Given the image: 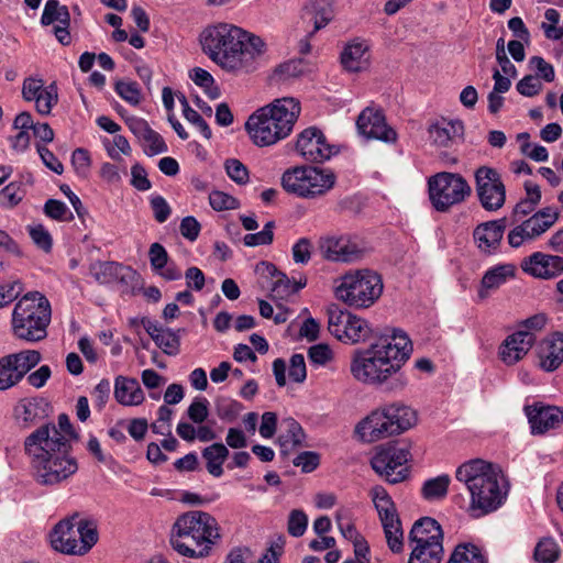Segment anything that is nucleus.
Listing matches in <instances>:
<instances>
[{
	"mask_svg": "<svg viewBox=\"0 0 563 563\" xmlns=\"http://www.w3.org/2000/svg\"><path fill=\"white\" fill-rule=\"evenodd\" d=\"M307 526L308 517L302 510L295 509L289 514L287 529L290 536L301 537L306 532Z\"/></svg>",
	"mask_w": 563,
	"mask_h": 563,
	"instance_id": "54",
	"label": "nucleus"
},
{
	"mask_svg": "<svg viewBox=\"0 0 563 563\" xmlns=\"http://www.w3.org/2000/svg\"><path fill=\"white\" fill-rule=\"evenodd\" d=\"M446 563H488L484 551L473 543H460L451 553Z\"/></svg>",
	"mask_w": 563,
	"mask_h": 563,
	"instance_id": "35",
	"label": "nucleus"
},
{
	"mask_svg": "<svg viewBox=\"0 0 563 563\" xmlns=\"http://www.w3.org/2000/svg\"><path fill=\"white\" fill-rule=\"evenodd\" d=\"M154 219L158 223H164L170 216L172 209L166 199L161 195H154L150 199Z\"/></svg>",
	"mask_w": 563,
	"mask_h": 563,
	"instance_id": "60",
	"label": "nucleus"
},
{
	"mask_svg": "<svg viewBox=\"0 0 563 563\" xmlns=\"http://www.w3.org/2000/svg\"><path fill=\"white\" fill-rule=\"evenodd\" d=\"M256 272L275 279L272 285L271 294L273 299H286L298 292L307 285L306 277H301L298 282L292 280L286 274L279 272L277 267L269 262H260L256 265Z\"/></svg>",
	"mask_w": 563,
	"mask_h": 563,
	"instance_id": "20",
	"label": "nucleus"
},
{
	"mask_svg": "<svg viewBox=\"0 0 563 563\" xmlns=\"http://www.w3.org/2000/svg\"><path fill=\"white\" fill-rule=\"evenodd\" d=\"M150 263L153 272H161L168 264V253L159 243H153L148 250Z\"/></svg>",
	"mask_w": 563,
	"mask_h": 563,
	"instance_id": "56",
	"label": "nucleus"
},
{
	"mask_svg": "<svg viewBox=\"0 0 563 563\" xmlns=\"http://www.w3.org/2000/svg\"><path fill=\"white\" fill-rule=\"evenodd\" d=\"M356 128L367 140H377L386 144L397 141V132L387 124L382 110L365 108L357 117Z\"/></svg>",
	"mask_w": 563,
	"mask_h": 563,
	"instance_id": "17",
	"label": "nucleus"
},
{
	"mask_svg": "<svg viewBox=\"0 0 563 563\" xmlns=\"http://www.w3.org/2000/svg\"><path fill=\"white\" fill-rule=\"evenodd\" d=\"M288 375L289 378L296 383H302L306 379L307 369L302 354H294L290 357Z\"/></svg>",
	"mask_w": 563,
	"mask_h": 563,
	"instance_id": "62",
	"label": "nucleus"
},
{
	"mask_svg": "<svg viewBox=\"0 0 563 563\" xmlns=\"http://www.w3.org/2000/svg\"><path fill=\"white\" fill-rule=\"evenodd\" d=\"M292 464L300 467L303 473H311L319 466L320 455L317 452L305 451L292 460Z\"/></svg>",
	"mask_w": 563,
	"mask_h": 563,
	"instance_id": "58",
	"label": "nucleus"
},
{
	"mask_svg": "<svg viewBox=\"0 0 563 563\" xmlns=\"http://www.w3.org/2000/svg\"><path fill=\"white\" fill-rule=\"evenodd\" d=\"M296 153L306 162L321 164L338 154V148L328 143L323 132L317 126H309L297 136Z\"/></svg>",
	"mask_w": 563,
	"mask_h": 563,
	"instance_id": "16",
	"label": "nucleus"
},
{
	"mask_svg": "<svg viewBox=\"0 0 563 563\" xmlns=\"http://www.w3.org/2000/svg\"><path fill=\"white\" fill-rule=\"evenodd\" d=\"M516 88L520 95L533 97L541 91L542 84L537 77L527 75L517 82Z\"/></svg>",
	"mask_w": 563,
	"mask_h": 563,
	"instance_id": "63",
	"label": "nucleus"
},
{
	"mask_svg": "<svg viewBox=\"0 0 563 563\" xmlns=\"http://www.w3.org/2000/svg\"><path fill=\"white\" fill-rule=\"evenodd\" d=\"M131 185L140 191H147L152 188L147 173L140 163H135L131 167Z\"/></svg>",
	"mask_w": 563,
	"mask_h": 563,
	"instance_id": "61",
	"label": "nucleus"
},
{
	"mask_svg": "<svg viewBox=\"0 0 563 563\" xmlns=\"http://www.w3.org/2000/svg\"><path fill=\"white\" fill-rule=\"evenodd\" d=\"M79 518L78 514H74L69 518L60 520L49 534L52 547L62 553L70 555H79L78 550L76 520Z\"/></svg>",
	"mask_w": 563,
	"mask_h": 563,
	"instance_id": "21",
	"label": "nucleus"
},
{
	"mask_svg": "<svg viewBox=\"0 0 563 563\" xmlns=\"http://www.w3.org/2000/svg\"><path fill=\"white\" fill-rule=\"evenodd\" d=\"M417 421L415 410L402 404H390L371 412L356 427L357 433L367 442L399 434Z\"/></svg>",
	"mask_w": 563,
	"mask_h": 563,
	"instance_id": "8",
	"label": "nucleus"
},
{
	"mask_svg": "<svg viewBox=\"0 0 563 563\" xmlns=\"http://www.w3.org/2000/svg\"><path fill=\"white\" fill-rule=\"evenodd\" d=\"M429 139L439 147H449L454 137L463 133L461 121H441L431 124L428 129Z\"/></svg>",
	"mask_w": 563,
	"mask_h": 563,
	"instance_id": "32",
	"label": "nucleus"
},
{
	"mask_svg": "<svg viewBox=\"0 0 563 563\" xmlns=\"http://www.w3.org/2000/svg\"><path fill=\"white\" fill-rule=\"evenodd\" d=\"M411 454L406 444H388L379 449L371 460L373 470L390 484H398L408 476L407 463Z\"/></svg>",
	"mask_w": 563,
	"mask_h": 563,
	"instance_id": "12",
	"label": "nucleus"
},
{
	"mask_svg": "<svg viewBox=\"0 0 563 563\" xmlns=\"http://www.w3.org/2000/svg\"><path fill=\"white\" fill-rule=\"evenodd\" d=\"M201 44L211 60L231 73L254 71L266 53L263 38L227 23L206 29Z\"/></svg>",
	"mask_w": 563,
	"mask_h": 563,
	"instance_id": "3",
	"label": "nucleus"
},
{
	"mask_svg": "<svg viewBox=\"0 0 563 563\" xmlns=\"http://www.w3.org/2000/svg\"><path fill=\"white\" fill-rule=\"evenodd\" d=\"M214 408L217 416L222 421L232 422L236 419L240 412L243 409L241 402L229 398V397H218L214 401Z\"/></svg>",
	"mask_w": 563,
	"mask_h": 563,
	"instance_id": "42",
	"label": "nucleus"
},
{
	"mask_svg": "<svg viewBox=\"0 0 563 563\" xmlns=\"http://www.w3.org/2000/svg\"><path fill=\"white\" fill-rule=\"evenodd\" d=\"M303 71L305 65L301 58L289 59L276 67L274 76L279 80L286 81L302 75Z\"/></svg>",
	"mask_w": 563,
	"mask_h": 563,
	"instance_id": "46",
	"label": "nucleus"
},
{
	"mask_svg": "<svg viewBox=\"0 0 563 563\" xmlns=\"http://www.w3.org/2000/svg\"><path fill=\"white\" fill-rule=\"evenodd\" d=\"M429 198L439 212L463 202L472 192L466 179L454 173L442 172L429 178Z\"/></svg>",
	"mask_w": 563,
	"mask_h": 563,
	"instance_id": "11",
	"label": "nucleus"
},
{
	"mask_svg": "<svg viewBox=\"0 0 563 563\" xmlns=\"http://www.w3.org/2000/svg\"><path fill=\"white\" fill-rule=\"evenodd\" d=\"M22 291L23 286L20 280L0 284V308L14 301Z\"/></svg>",
	"mask_w": 563,
	"mask_h": 563,
	"instance_id": "57",
	"label": "nucleus"
},
{
	"mask_svg": "<svg viewBox=\"0 0 563 563\" xmlns=\"http://www.w3.org/2000/svg\"><path fill=\"white\" fill-rule=\"evenodd\" d=\"M408 539L413 545L443 542V531L435 519L422 517L413 523Z\"/></svg>",
	"mask_w": 563,
	"mask_h": 563,
	"instance_id": "29",
	"label": "nucleus"
},
{
	"mask_svg": "<svg viewBox=\"0 0 563 563\" xmlns=\"http://www.w3.org/2000/svg\"><path fill=\"white\" fill-rule=\"evenodd\" d=\"M320 251L323 257L333 262H354L361 256L360 247L345 235L321 239Z\"/></svg>",
	"mask_w": 563,
	"mask_h": 563,
	"instance_id": "23",
	"label": "nucleus"
},
{
	"mask_svg": "<svg viewBox=\"0 0 563 563\" xmlns=\"http://www.w3.org/2000/svg\"><path fill=\"white\" fill-rule=\"evenodd\" d=\"M139 278L140 276L135 269L130 266L120 264L118 269V277H115L114 283H119L124 287L123 292H129L135 287Z\"/></svg>",
	"mask_w": 563,
	"mask_h": 563,
	"instance_id": "59",
	"label": "nucleus"
},
{
	"mask_svg": "<svg viewBox=\"0 0 563 563\" xmlns=\"http://www.w3.org/2000/svg\"><path fill=\"white\" fill-rule=\"evenodd\" d=\"M114 398L123 406H136L143 402L144 394L135 378L118 376L114 383Z\"/></svg>",
	"mask_w": 563,
	"mask_h": 563,
	"instance_id": "31",
	"label": "nucleus"
},
{
	"mask_svg": "<svg viewBox=\"0 0 563 563\" xmlns=\"http://www.w3.org/2000/svg\"><path fill=\"white\" fill-rule=\"evenodd\" d=\"M46 217L56 221H71L74 216L65 202L57 199H48L44 205Z\"/></svg>",
	"mask_w": 563,
	"mask_h": 563,
	"instance_id": "47",
	"label": "nucleus"
},
{
	"mask_svg": "<svg viewBox=\"0 0 563 563\" xmlns=\"http://www.w3.org/2000/svg\"><path fill=\"white\" fill-rule=\"evenodd\" d=\"M335 184V175L330 169L311 166H296L284 172L283 188L300 198H314L324 195Z\"/></svg>",
	"mask_w": 563,
	"mask_h": 563,
	"instance_id": "10",
	"label": "nucleus"
},
{
	"mask_svg": "<svg viewBox=\"0 0 563 563\" xmlns=\"http://www.w3.org/2000/svg\"><path fill=\"white\" fill-rule=\"evenodd\" d=\"M506 227V218L478 224L474 229L473 238L479 251L485 254L496 253L500 246Z\"/></svg>",
	"mask_w": 563,
	"mask_h": 563,
	"instance_id": "22",
	"label": "nucleus"
},
{
	"mask_svg": "<svg viewBox=\"0 0 563 563\" xmlns=\"http://www.w3.org/2000/svg\"><path fill=\"white\" fill-rule=\"evenodd\" d=\"M41 353L36 350H24L0 358V390H7L41 362Z\"/></svg>",
	"mask_w": 563,
	"mask_h": 563,
	"instance_id": "15",
	"label": "nucleus"
},
{
	"mask_svg": "<svg viewBox=\"0 0 563 563\" xmlns=\"http://www.w3.org/2000/svg\"><path fill=\"white\" fill-rule=\"evenodd\" d=\"M257 563L253 552L245 547L232 549L225 558L224 563Z\"/></svg>",
	"mask_w": 563,
	"mask_h": 563,
	"instance_id": "64",
	"label": "nucleus"
},
{
	"mask_svg": "<svg viewBox=\"0 0 563 563\" xmlns=\"http://www.w3.org/2000/svg\"><path fill=\"white\" fill-rule=\"evenodd\" d=\"M54 22L64 25L70 24V13L66 5H62L58 0H47L41 16V24L48 26Z\"/></svg>",
	"mask_w": 563,
	"mask_h": 563,
	"instance_id": "39",
	"label": "nucleus"
},
{
	"mask_svg": "<svg viewBox=\"0 0 563 563\" xmlns=\"http://www.w3.org/2000/svg\"><path fill=\"white\" fill-rule=\"evenodd\" d=\"M369 45L365 40L354 38L349 42L341 53V64L351 73H358L369 65Z\"/></svg>",
	"mask_w": 563,
	"mask_h": 563,
	"instance_id": "27",
	"label": "nucleus"
},
{
	"mask_svg": "<svg viewBox=\"0 0 563 563\" xmlns=\"http://www.w3.org/2000/svg\"><path fill=\"white\" fill-rule=\"evenodd\" d=\"M516 267L512 264H500L489 268L482 278L479 296L484 298V290L496 289L508 279L515 277Z\"/></svg>",
	"mask_w": 563,
	"mask_h": 563,
	"instance_id": "34",
	"label": "nucleus"
},
{
	"mask_svg": "<svg viewBox=\"0 0 563 563\" xmlns=\"http://www.w3.org/2000/svg\"><path fill=\"white\" fill-rule=\"evenodd\" d=\"M58 95L56 85L49 84L42 89V92L34 99L36 110L41 114H49L54 104L57 103Z\"/></svg>",
	"mask_w": 563,
	"mask_h": 563,
	"instance_id": "44",
	"label": "nucleus"
},
{
	"mask_svg": "<svg viewBox=\"0 0 563 563\" xmlns=\"http://www.w3.org/2000/svg\"><path fill=\"white\" fill-rule=\"evenodd\" d=\"M534 342V333L530 331H516L501 343L499 357L506 365H514L530 351Z\"/></svg>",
	"mask_w": 563,
	"mask_h": 563,
	"instance_id": "24",
	"label": "nucleus"
},
{
	"mask_svg": "<svg viewBox=\"0 0 563 563\" xmlns=\"http://www.w3.org/2000/svg\"><path fill=\"white\" fill-rule=\"evenodd\" d=\"M146 143V147L144 148V153L147 156H154L157 154L166 153L168 151L167 144L159 133L154 131L153 129L146 134L143 139Z\"/></svg>",
	"mask_w": 563,
	"mask_h": 563,
	"instance_id": "55",
	"label": "nucleus"
},
{
	"mask_svg": "<svg viewBox=\"0 0 563 563\" xmlns=\"http://www.w3.org/2000/svg\"><path fill=\"white\" fill-rule=\"evenodd\" d=\"M388 548L394 553H400L404 550V532L401 521L383 525Z\"/></svg>",
	"mask_w": 563,
	"mask_h": 563,
	"instance_id": "45",
	"label": "nucleus"
},
{
	"mask_svg": "<svg viewBox=\"0 0 563 563\" xmlns=\"http://www.w3.org/2000/svg\"><path fill=\"white\" fill-rule=\"evenodd\" d=\"M333 16L331 0H309L302 9V18L313 23V32L328 25Z\"/></svg>",
	"mask_w": 563,
	"mask_h": 563,
	"instance_id": "30",
	"label": "nucleus"
},
{
	"mask_svg": "<svg viewBox=\"0 0 563 563\" xmlns=\"http://www.w3.org/2000/svg\"><path fill=\"white\" fill-rule=\"evenodd\" d=\"M29 234L33 243L45 253H49L53 247V239L51 233L43 224L27 227Z\"/></svg>",
	"mask_w": 563,
	"mask_h": 563,
	"instance_id": "51",
	"label": "nucleus"
},
{
	"mask_svg": "<svg viewBox=\"0 0 563 563\" xmlns=\"http://www.w3.org/2000/svg\"><path fill=\"white\" fill-rule=\"evenodd\" d=\"M560 553V547L554 539L543 538L537 543L533 556L538 563H554L559 559Z\"/></svg>",
	"mask_w": 563,
	"mask_h": 563,
	"instance_id": "40",
	"label": "nucleus"
},
{
	"mask_svg": "<svg viewBox=\"0 0 563 563\" xmlns=\"http://www.w3.org/2000/svg\"><path fill=\"white\" fill-rule=\"evenodd\" d=\"M383 292V282L377 273L363 269L342 277L341 284L335 288L338 299L351 307L367 308L372 306Z\"/></svg>",
	"mask_w": 563,
	"mask_h": 563,
	"instance_id": "9",
	"label": "nucleus"
},
{
	"mask_svg": "<svg viewBox=\"0 0 563 563\" xmlns=\"http://www.w3.org/2000/svg\"><path fill=\"white\" fill-rule=\"evenodd\" d=\"M79 555H84L98 542L97 525L91 520L80 519L76 521Z\"/></svg>",
	"mask_w": 563,
	"mask_h": 563,
	"instance_id": "38",
	"label": "nucleus"
},
{
	"mask_svg": "<svg viewBox=\"0 0 563 563\" xmlns=\"http://www.w3.org/2000/svg\"><path fill=\"white\" fill-rule=\"evenodd\" d=\"M209 401L205 397H197L189 405L187 409L188 418L194 422L201 424L208 418L209 415Z\"/></svg>",
	"mask_w": 563,
	"mask_h": 563,
	"instance_id": "53",
	"label": "nucleus"
},
{
	"mask_svg": "<svg viewBox=\"0 0 563 563\" xmlns=\"http://www.w3.org/2000/svg\"><path fill=\"white\" fill-rule=\"evenodd\" d=\"M275 222L268 221L262 231L257 233H249L244 236L243 242L246 246L254 247L258 245H269L274 241Z\"/></svg>",
	"mask_w": 563,
	"mask_h": 563,
	"instance_id": "48",
	"label": "nucleus"
},
{
	"mask_svg": "<svg viewBox=\"0 0 563 563\" xmlns=\"http://www.w3.org/2000/svg\"><path fill=\"white\" fill-rule=\"evenodd\" d=\"M526 412L531 426L532 433L542 434L555 428L563 419V412L551 406L526 407Z\"/></svg>",
	"mask_w": 563,
	"mask_h": 563,
	"instance_id": "28",
	"label": "nucleus"
},
{
	"mask_svg": "<svg viewBox=\"0 0 563 563\" xmlns=\"http://www.w3.org/2000/svg\"><path fill=\"white\" fill-rule=\"evenodd\" d=\"M201 455L206 461V468L214 477H221L223 474V463L230 455V451L225 444L221 442L206 446L201 451Z\"/></svg>",
	"mask_w": 563,
	"mask_h": 563,
	"instance_id": "33",
	"label": "nucleus"
},
{
	"mask_svg": "<svg viewBox=\"0 0 563 563\" xmlns=\"http://www.w3.org/2000/svg\"><path fill=\"white\" fill-rule=\"evenodd\" d=\"M521 269L536 278L551 279L563 274V257L534 252L522 260Z\"/></svg>",
	"mask_w": 563,
	"mask_h": 563,
	"instance_id": "19",
	"label": "nucleus"
},
{
	"mask_svg": "<svg viewBox=\"0 0 563 563\" xmlns=\"http://www.w3.org/2000/svg\"><path fill=\"white\" fill-rule=\"evenodd\" d=\"M299 114L296 99H276L251 114L245 129L255 145L271 146L291 133Z\"/></svg>",
	"mask_w": 563,
	"mask_h": 563,
	"instance_id": "6",
	"label": "nucleus"
},
{
	"mask_svg": "<svg viewBox=\"0 0 563 563\" xmlns=\"http://www.w3.org/2000/svg\"><path fill=\"white\" fill-rule=\"evenodd\" d=\"M154 342L167 355H177L179 353L180 339L170 329L164 328L161 334H156Z\"/></svg>",
	"mask_w": 563,
	"mask_h": 563,
	"instance_id": "43",
	"label": "nucleus"
},
{
	"mask_svg": "<svg viewBox=\"0 0 563 563\" xmlns=\"http://www.w3.org/2000/svg\"><path fill=\"white\" fill-rule=\"evenodd\" d=\"M221 539L219 525L213 516L201 510L180 515L173 525L169 543L181 556L207 558Z\"/></svg>",
	"mask_w": 563,
	"mask_h": 563,
	"instance_id": "5",
	"label": "nucleus"
},
{
	"mask_svg": "<svg viewBox=\"0 0 563 563\" xmlns=\"http://www.w3.org/2000/svg\"><path fill=\"white\" fill-rule=\"evenodd\" d=\"M411 352L412 345L406 333L394 329L391 334L354 351L350 363L351 375L364 385L385 387L388 390L402 389L407 379L401 368Z\"/></svg>",
	"mask_w": 563,
	"mask_h": 563,
	"instance_id": "1",
	"label": "nucleus"
},
{
	"mask_svg": "<svg viewBox=\"0 0 563 563\" xmlns=\"http://www.w3.org/2000/svg\"><path fill=\"white\" fill-rule=\"evenodd\" d=\"M442 558V542H431L413 545L408 563H441Z\"/></svg>",
	"mask_w": 563,
	"mask_h": 563,
	"instance_id": "36",
	"label": "nucleus"
},
{
	"mask_svg": "<svg viewBox=\"0 0 563 563\" xmlns=\"http://www.w3.org/2000/svg\"><path fill=\"white\" fill-rule=\"evenodd\" d=\"M51 412L52 406L43 397L23 398L13 408V417L22 429L40 424Z\"/></svg>",
	"mask_w": 563,
	"mask_h": 563,
	"instance_id": "18",
	"label": "nucleus"
},
{
	"mask_svg": "<svg viewBox=\"0 0 563 563\" xmlns=\"http://www.w3.org/2000/svg\"><path fill=\"white\" fill-rule=\"evenodd\" d=\"M52 319L48 299L38 291L25 294L15 303L11 314V330L15 338L29 343L43 341Z\"/></svg>",
	"mask_w": 563,
	"mask_h": 563,
	"instance_id": "7",
	"label": "nucleus"
},
{
	"mask_svg": "<svg viewBox=\"0 0 563 563\" xmlns=\"http://www.w3.org/2000/svg\"><path fill=\"white\" fill-rule=\"evenodd\" d=\"M120 263L98 262L90 266V272L96 282L101 285H109L115 282Z\"/></svg>",
	"mask_w": 563,
	"mask_h": 563,
	"instance_id": "41",
	"label": "nucleus"
},
{
	"mask_svg": "<svg viewBox=\"0 0 563 563\" xmlns=\"http://www.w3.org/2000/svg\"><path fill=\"white\" fill-rule=\"evenodd\" d=\"M68 439L60 435L53 422H44L24 439V452L30 459L34 482L44 487H57L69 482L79 465Z\"/></svg>",
	"mask_w": 563,
	"mask_h": 563,
	"instance_id": "2",
	"label": "nucleus"
},
{
	"mask_svg": "<svg viewBox=\"0 0 563 563\" xmlns=\"http://www.w3.org/2000/svg\"><path fill=\"white\" fill-rule=\"evenodd\" d=\"M328 330L339 341L350 344L365 342L372 334L365 319L338 308L329 310Z\"/></svg>",
	"mask_w": 563,
	"mask_h": 563,
	"instance_id": "13",
	"label": "nucleus"
},
{
	"mask_svg": "<svg viewBox=\"0 0 563 563\" xmlns=\"http://www.w3.org/2000/svg\"><path fill=\"white\" fill-rule=\"evenodd\" d=\"M223 166L229 178L235 184L245 185L249 183V169L241 161L228 158Z\"/></svg>",
	"mask_w": 563,
	"mask_h": 563,
	"instance_id": "49",
	"label": "nucleus"
},
{
	"mask_svg": "<svg viewBox=\"0 0 563 563\" xmlns=\"http://www.w3.org/2000/svg\"><path fill=\"white\" fill-rule=\"evenodd\" d=\"M474 177L482 207L487 211L499 210L506 201V187L498 170L481 166L475 170Z\"/></svg>",
	"mask_w": 563,
	"mask_h": 563,
	"instance_id": "14",
	"label": "nucleus"
},
{
	"mask_svg": "<svg viewBox=\"0 0 563 563\" xmlns=\"http://www.w3.org/2000/svg\"><path fill=\"white\" fill-rule=\"evenodd\" d=\"M277 441L280 455L286 459L295 450L306 445V433L298 421L287 417L280 421V433Z\"/></svg>",
	"mask_w": 563,
	"mask_h": 563,
	"instance_id": "25",
	"label": "nucleus"
},
{
	"mask_svg": "<svg viewBox=\"0 0 563 563\" xmlns=\"http://www.w3.org/2000/svg\"><path fill=\"white\" fill-rule=\"evenodd\" d=\"M115 92L126 102L136 106L141 101V90L135 81L120 80L115 84Z\"/></svg>",
	"mask_w": 563,
	"mask_h": 563,
	"instance_id": "52",
	"label": "nucleus"
},
{
	"mask_svg": "<svg viewBox=\"0 0 563 563\" xmlns=\"http://www.w3.org/2000/svg\"><path fill=\"white\" fill-rule=\"evenodd\" d=\"M209 203L216 211L234 210L240 207V201L235 197L220 190L210 192Z\"/></svg>",
	"mask_w": 563,
	"mask_h": 563,
	"instance_id": "50",
	"label": "nucleus"
},
{
	"mask_svg": "<svg viewBox=\"0 0 563 563\" xmlns=\"http://www.w3.org/2000/svg\"><path fill=\"white\" fill-rule=\"evenodd\" d=\"M455 478L470 493L467 512L473 518L496 511L507 499L509 483L496 464L482 459L470 460L456 468Z\"/></svg>",
	"mask_w": 563,
	"mask_h": 563,
	"instance_id": "4",
	"label": "nucleus"
},
{
	"mask_svg": "<svg viewBox=\"0 0 563 563\" xmlns=\"http://www.w3.org/2000/svg\"><path fill=\"white\" fill-rule=\"evenodd\" d=\"M451 477L446 474L427 479L421 487V495L428 501L444 499L448 495Z\"/></svg>",
	"mask_w": 563,
	"mask_h": 563,
	"instance_id": "37",
	"label": "nucleus"
},
{
	"mask_svg": "<svg viewBox=\"0 0 563 563\" xmlns=\"http://www.w3.org/2000/svg\"><path fill=\"white\" fill-rule=\"evenodd\" d=\"M539 366L545 372H554L563 363V332L545 338L539 346Z\"/></svg>",
	"mask_w": 563,
	"mask_h": 563,
	"instance_id": "26",
	"label": "nucleus"
}]
</instances>
